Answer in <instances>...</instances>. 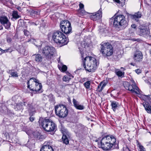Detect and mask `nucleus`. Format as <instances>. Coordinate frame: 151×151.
<instances>
[{
    "instance_id": "nucleus-1",
    "label": "nucleus",
    "mask_w": 151,
    "mask_h": 151,
    "mask_svg": "<svg viewBox=\"0 0 151 151\" xmlns=\"http://www.w3.org/2000/svg\"><path fill=\"white\" fill-rule=\"evenodd\" d=\"M99 147L101 148L104 150H110L113 146L114 147L118 148V144L116 142L115 138L112 135H107L103 137L100 143L98 142Z\"/></svg>"
},
{
    "instance_id": "nucleus-2",
    "label": "nucleus",
    "mask_w": 151,
    "mask_h": 151,
    "mask_svg": "<svg viewBox=\"0 0 151 151\" xmlns=\"http://www.w3.org/2000/svg\"><path fill=\"white\" fill-rule=\"evenodd\" d=\"M81 57L82 58L83 66L87 71L90 72L95 71L99 64V62L95 58L89 56H87L83 60V55L80 50Z\"/></svg>"
},
{
    "instance_id": "nucleus-3",
    "label": "nucleus",
    "mask_w": 151,
    "mask_h": 151,
    "mask_svg": "<svg viewBox=\"0 0 151 151\" xmlns=\"http://www.w3.org/2000/svg\"><path fill=\"white\" fill-rule=\"evenodd\" d=\"M52 36L54 42L61 46L67 44L69 42L68 39L60 31L54 32L52 34Z\"/></svg>"
},
{
    "instance_id": "nucleus-4",
    "label": "nucleus",
    "mask_w": 151,
    "mask_h": 151,
    "mask_svg": "<svg viewBox=\"0 0 151 151\" xmlns=\"http://www.w3.org/2000/svg\"><path fill=\"white\" fill-rule=\"evenodd\" d=\"M129 21V20L126 19L124 15H118L114 18L113 25L116 27L121 26L125 28L128 26Z\"/></svg>"
},
{
    "instance_id": "nucleus-5",
    "label": "nucleus",
    "mask_w": 151,
    "mask_h": 151,
    "mask_svg": "<svg viewBox=\"0 0 151 151\" xmlns=\"http://www.w3.org/2000/svg\"><path fill=\"white\" fill-rule=\"evenodd\" d=\"M100 52L103 56L106 57L111 56L113 53V49L111 45L109 42L102 43L101 44Z\"/></svg>"
},
{
    "instance_id": "nucleus-6",
    "label": "nucleus",
    "mask_w": 151,
    "mask_h": 151,
    "mask_svg": "<svg viewBox=\"0 0 151 151\" xmlns=\"http://www.w3.org/2000/svg\"><path fill=\"white\" fill-rule=\"evenodd\" d=\"M40 124L43 129L47 132H53L57 128V126L55 123L49 119H43Z\"/></svg>"
},
{
    "instance_id": "nucleus-7",
    "label": "nucleus",
    "mask_w": 151,
    "mask_h": 151,
    "mask_svg": "<svg viewBox=\"0 0 151 151\" xmlns=\"http://www.w3.org/2000/svg\"><path fill=\"white\" fill-rule=\"evenodd\" d=\"M56 114L60 118L66 117L68 115V110L66 106L63 104H59L55 106Z\"/></svg>"
},
{
    "instance_id": "nucleus-8",
    "label": "nucleus",
    "mask_w": 151,
    "mask_h": 151,
    "mask_svg": "<svg viewBox=\"0 0 151 151\" xmlns=\"http://www.w3.org/2000/svg\"><path fill=\"white\" fill-rule=\"evenodd\" d=\"M44 56L47 59H50L55 52V48L52 47L45 46L41 50Z\"/></svg>"
},
{
    "instance_id": "nucleus-9",
    "label": "nucleus",
    "mask_w": 151,
    "mask_h": 151,
    "mask_svg": "<svg viewBox=\"0 0 151 151\" xmlns=\"http://www.w3.org/2000/svg\"><path fill=\"white\" fill-rule=\"evenodd\" d=\"M123 85L126 89L131 91L132 93H135L138 94L141 93V91L134 83L132 85H131L128 82L125 81L124 82Z\"/></svg>"
},
{
    "instance_id": "nucleus-10",
    "label": "nucleus",
    "mask_w": 151,
    "mask_h": 151,
    "mask_svg": "<svg viewBox=\"0 0 151 151\" xmlns=\"http://www.w3.org/2000/svg\"><path fill=\"white\" fill-rule=\"evenodd\" d=\"M138 34L147 39H150L151 37L149 29L145 27H140L139 28Z\"/></svg>"
},
{
    "instance_id": "nucleus-11",
    "label": "nucleus",
    "mask_w": 151,
    "mask_h": 151,
    "mask_svg": "<svg viewBox=\"0 0 151 151\" xmlns=\"http://www.w3.org/2000/svg\"><path fill=\"white\" fill-rule=\"evenodd\" d=\"M0 22L6 29H8L10 27L11 24L7 17L5 16H0Z\"/></svg>"
},
{
    "instance_id": "nucleus-12",
    "label": "nucleus",
    "mask_w": 151,
    "mask_h": 151,
    "mask_svg": "<svg viewBox=\"0 0 151 151\" xmlns=\"http://www.w3.org/2000/svg\"><path fill=\"white\" fill-rule=\"evenodd\" d=\"M102 14L101 9L100 8L96 13H93L92 15H91V19L93 21L99 20L101 18Z\"/></svg>"
},
{
    "instance_id": "nucleus-13",
    "label": "nucleus",
    "mask_w": 151,
    "mask_h": 151,
    "mask_svg": "<svg viewBox=\"0 0 151 151\" xmlns=\"http://www.w3.org/2000/svg\"><path fill=\"white\" fill-rule=\"evenodd\" d=\"M133 58L136 62H140L142 61L143 58L142 53L140 51H137L134 53Z\"/></svg>"
},
{
    "instance_id": "nucleus-14",
    "label": "nucleus",
    "mask_w": 151,
    "mask_h": 151,
    "mask_svg": "<svg viewBox=\"0 0 151 151\" xmlns=\"http://www.w3.org/2000/svg\"><path fill=\"white\" fill-rule=\"evenodd\" d=\"M37 81H39L37 80L35 78H30L27 82V88H29L30 90L32 91V89L31 88V86H32L34 88L35 87V85L36 83V82L37 83Z\"/></svg>"
},
{
    "instance_id": "nucleus-15",
    "label": "nucleus",
    "mask_w": 151,
    "mask_h": 151,
    "mask_svg": "<svg viewBox=\"0 0 151 151\" xmlns=\"http://www.w3.org/2000/svg\"><path fill=\"white\" fill-rule=\"evenodd\" d=\"M23 105L25 106L28 109L29 111H33L35 110V109L32 105V103L28 100H24L23 101Z\"/></svg>"
},
{
    "instance_id": "nucleus-16",
    "label": "nucleus",
    "mask_w": 151,
    "mask_h": 151,
    "mask_svg": "<svg viewBox=\"0 0 151 151\" xmlns=\"http://www.w3.org/2000/svg\"><path fill=\"white\" fill-rule=\"evenodd\" d=\"M35 87L34 88L32 86H31V88L32 89V91H33L39 92L41 93L42 92V85L41 83H39V81L36 83L35 86Z\"/></svg>"
},
{
    "instance_id": "nucleus-17",
    "label": "nucleus",
    "mask_w": 151,
    "mask_h": 151,
    "mask_svg": "<svg viewBox=\"0 0 151 151\" xmlns=\"http://www.w3.org/2000/svg\"><path fill=\"white\" fill-rule=\"evenodd\" d=\"M60 28H65V29L66 27L68 29L71 27L70 22L67 20L62 21L60 24Z\"/></svg>"
},
{
    "instance_id": "nucleus-18",
    "label": "nucleus",
    "mask_w": 151,
    "mask_h": 151,
    "mask_svg": "<svg viewBox=\"0 0 151 151\" xmlns=\"http://www.w3.org/2000/svg\"><path fill=\"white\" fill-rule=\"evenodd\" d=\"M60 28H65V29L66 27L68 29L71 27L70 22L67 20L62 21L60 24Z\"/></svg>"
},
{
    "instance_id": "nucleus-19",
    "label": "nucleus",
    "mask_w": 151,
    "mask_h": 151,
    "mask_svg": "<svg viewBox=\"0 0 151 151\" xmlns=\"http://www.w3.org/2000/svg\"><path fill=\"white\" fill-rule=\"evenodd\" d=\"M60 28H65V29L66 27L68 29L71 27L70 22L67 20L62 21L60 24Z\"/></svg>"
},
{
    "instance_id": "nucleus-20",
    "label": "nucleus",
    "mask_w": 151,
    "mask_h": 151,
    "mask_svg": "<svg viewBox=\"0 0 151 151\" xmlns=\"http://www.w3.org/2000/svg\"><path fill=\"white\" fill-rule=\"evenodd\" d=\"M73 102L74 106L76 109L82 110L85 108V107L83 105H80L79 103L75 99H73Z\"/></svg>"
},
{
    "instance_id": "nucleus-21",
    "label": "nucleus",
    "mask_w": 151,
    "mask_h": 151,
    "mask_svg": "<svg viewBox=\"0 0 151 151\" xmlns=\"http://www.w3.org/2000/svg\"><path fill=\"white\" fill-rule=\"evenodd\" d=\"M73 102L74 106L76 109L82 110L85 108V107L83 105H80L79 103L75 99H73Z\"/></svg>"
},
{
    "instance_id": "nucleus-22",
    "label": "nucleus",
    "mask_w": 151,
    "mask_h": 151,
    "mask_svg": "<svg viewBox=\"0 0 151 151\" xmlns=\"http://www.w3.org/2000/svg\"><path fill=\"white\" fill-rule=\"evenodd\" d=\"M110 102L111 109L114 112H115L120 106L118 102L115 101H111Z\"/></svg>"
},
{
    "instance_id": "nucleus-23",
    "label": "nucleus",
    "mask_w": 151,
    "mask_h": 151,
    "mask_svg": "<svg viewBox=\"0 0 151 151\" xmlns=\"http://www.w3.org/2000/svg\"><path fill=\"white\" fill-rule=\"evenodd\" d=\"M32 57L35 59V60L38 63H42L43 60L42 56L40 54H35L32 55Z\"/></svg>"
},
{
    "instance_id": "nucleus-24",
    "label": "nucleus",
    "mask_w": 151,
    "mask_h": 151,
    "mask_svg": "<svg viewBox=\"0 0 151 151\" xmlns=\"http://www.w3.org/2000/svg\"><path fill=\"white\" fill-rule=\"evenodd\" d=\"M79 9L78 10L79 14L81 16H83L86 14V12L84 9V5L80 3L79 5Z\"/></svg>"
},
{
    "instance_id": "nucleus-25",
    "label": "nucleus",
    "mask_w": 151,
    "mask_h": 151,
    "mask_svg": "<svg viewBox=\"0 0 151 151\" xmlns=\"http://www.w3.org/2000/svg\"><path fill=\"white\" fill-rule=\"evenodd\" d=\"M68 132H67L65 134V133H63V134L62 137V140L63 143L66 145H68L69 143V141L68 139L69 137Z\"/></svg>"
},
{
    "instance_id": "nucleus-26",
    "label": "nucleus",
    "mask_w": 151,
    "mask_h": 151,
    "mask_svg": "<svg viewBox=\"0 0 151 151\" xmlns=\"http://www.w3.org/2000/svg\"><path fill=\"white\" fill-rule=\"evenodd\" d=\"M129 15L131 16L132 19H134L136 21H138L139 19L142 16L141 13L139 12L135 13L134 15Z\"/></svg>"
},
{
    "instance_id": "nucleus-27",
    "label": "nucleus",
    "mask_w": 151,
    "mask_h": 151,
    "mask_svg": "<svg viewBox=\"0 0 151 151\" xmlns=\"http://www.w3.org/2000/svg\"><path fill=\"white\" fill-rule=\"evenodd\" d=\"M143 104L147 112L151 114V105L147 102L143 103Z\"/></svg>"
},
{
    "instance_id": "nucleus-28",
    "label": "nucleus",
    "mask_w": 151,
    "mask_h": 151,
    "mask_svg": "<svg viewBox=\"0 0 151 151\" xmlns=\"http://www.w3.org/2000/svg\"><path fill=\"white\" fill-rule=\"evenodd\" d=\"M14 108L16 111L23 110L24 109L23 106V103L20 102L16 104L14 106Z\"/></svg>"
},
{
    "instance_id": "nucleus-29",
    "label": "nucleus",
    "mask_w": 151,
    "mask_h": 151,
    "mask_svg": "<svg viewBox=\"0 0 151 151\" xmlns=\"http://www.w3.org/2000/svg\"><path fill=\"white\" fill-rule=\"evenodd\" d=\"M61 29L62 32H64L66 34L70 33L72 31L71 27L69 28V29L66 27L65 29V28H61Z\"/></svg>"
},
{
    "instance_id": "nucleus-30",
    "label": "nucleus",
    "mask_w": 151,
    "mask_h": 151,
    "mask_svg": "<svg viewBox=\"0 0 151 151\" xmlns=\"http://www.w3.org/2000/svg\"><path fill=\"white\" fill-rule=\"evenodd\" d=\"M33 135L35 138L38 139L42 138V135H41L40 133L38 132H35L33 133Z\"/></svg>"
},
{
    "instance_id": "nucleus-31",
    "label": "nucleus",
    "mask_w": 151,
    "mask_h": 151,
    "mask_svg": "<svg viewBox=\"0 0 151 151\" xmlns=\"http://www.w3.org/2000/svg\"><path fill=\"white\" fill-rule=\"evenodd\" d=\"M9 73L10 74L12 77H17L18 76V75L17 72H14V70H9Z\"/></svg>"
},
{
    "instance_id": "nucleus-32",
    "label": "nucleus",
    "mask_w": 151,
    "mask_h": 151,
    "mask_svg": "<svg viewBox=\"0 0 151 151\" xmlns=\"http://www.w3.org/2000/svg\"><path fill=\"white\" fill-rule=\"evenodd\" d=\"M51 143L49 141H46L44 144V145L41 148H43L44 147H47L48 149H53L52 146L50 145Z\"/></svg>"
},
{
    "instance_id": "nucleus-33",
    "label": "nucleus",
    "mask_w": 151,
    "mask_h": 151,
    "mask_svg": "<svg viewBox=\"0 0 151 151\" xmlns=\"http://www.w3.org/2000/svg\"><path fill=\"white\" fill-rule=\"evenodd\" d=\"M116 74L119 77H123L124 76V72H123L119 70H116L115 71Z\"/></svg>"
},
{
    "instance_id": "nucleus-34",
    "label": "nucleus",
    "mask_w": 151,
    "mask_h": 151,
    "mask_svg": "<svg viewBox=\"0 0 151 151\" xmlns=\"http://www.w3.org/2000/svg\"><path fill=\"white\" fill-rule=\"evenodd\" d=\"M82 127L80 125H77L75 128V132L76 133L80 132L81 131Z\"/></svg>"
},
{
    "instance_id": "nucleus-35",
    "label": "nucleus",
    "mask_w": 151,
    "mask_h": 151,
    "mask_svg": "<svg viewBox=\"0 0 151 151\" xmlns=\"http://www.w3.org/2000/svg\"><path fill=\"white\" fill-rule=\"evenodd\" d=\"M137 146L139 149V151H146L145 148L139 142H137Z\"/></svg>"
},
{
    "instance_id": "nucleus-36",
    "label": "nucleus",
    "mask_w": 151,
    "mask_h": 151,
    "mask_svg": "<svg viewBox=\"0 0 151 151\" xmlns=\"http://www.w3.org/2000/svg\"><path fill=\"white\" fill-rule=\"evenodd\" d=\"M12 17L15 19H17L19 18V16L18 14L17 11H14L12 14Z\"/></svg>"
},
{
    "instance_id": "nucleus-37",
    "label": "nucleus",
    "mask_w": 151,
    "mask_h": 151,
    "mask_svg": "<svg viewBox=\"0 0 151 151\" xmlns=\"http://www.w3.org/2000/svg\"><path fill=\"white\" fill-rule=\"evenodd\" d=\"M90 84L91 81H88L84 83L83 85L86 89H89L90 88Z\"/></svg>"
},
{
    "instance_id": "nucleus-38",
    "label": "nucleus",
    "mask_w": 151,
    "mask_h": 151,
    "mask_svg": "<svg viewBox=\"0 0 151 151\" xmlns=\"http://www.w3.org/2000/svg\"><path fill=\"white\" fill-rule=\"evenodd\" d=\"M40 151H54L53 149H48L47 147H44L43 148H41Z\"/></svg>"
},
{
    "instance_id": "nucleus-39",
    "label": "nucleus",
    "mask_w": 151,
    "mask_h": 151,
    "mask_svg": "<svg viewBox=\"0 0 151 151\" xmlns=\"http://www.w3.org/2000/svg\"><path fill=\"white\" fill-rule=\"evenodd\" d=\"M59 70H61L62 71L64 72L67 70V67L65 65H63L62 67H59Z\"/></svg>"
},
{
    "instance_id": "nucleus-40",
    "label": "nucleus",
    "mask_w": 151,
    "mask_h": 151,
    "mask_svg": "<svg viewBox=\"0 0 151 151\" xmlns=\"http://www.w3.org/2000/svg\"><path fill=\"white\" fill-rule=\"evenodd\" d=\"M70 77L71 76L70 75L69 76H65L63 77V80L65 81H68L71 79Z\"/></svg>"
},
{
    "instance_id": "nucleus-41",
    "label": "nucleus",
    "mask_w": 151,
    "mask_h": 151,
    "mask_svg": "<svg viewBox=\"0 0 151 151\" xmlns=\"http://www.w3.org/2000/svg\"><path fill=\"white\" fill-rule=\"evenodd\" d=\"M12 51V50L11 49V48H9L8 49L5 50H3L1 51V53H6L7 52H11Z\"/></svg>"
},
{
    "instance_id": "nucleus-42",
    "label": "nucleus",
    "mask_w": 151,
    "mask_h": 151,
    "mask_svg": "<svg viewBox=\"0 0 151 151\" xmlns=\"http://www.w3.org/2000/svg\"><path fill=\"white\" fill-rule=\"evenodd\" d=\"M101 83H100L97 88V91L99 92L101 91L103 89L102 87H101Z\"/></svg>"
},
{
    "instance_id": "nucleus-43",
    "label": "nucleus",
    "mask_w": 151,
    "mask_h": 151,
    "mask_svg": "<svg viewBox=\"0 0 151 151\" xmlns=\"http://www.w3.org/2000/svg\"><path fill=\"white\" fill-rule=\"evenodd\" d=\"M23 32H24V35L26 36H28L29 34V32L26 29H24L23 30Z\"/></svg>"
},
{
    "instance_id": "nucleus-44",
    "label": "nucleus",
    "mask_w": 151,
    "mask_h": 151,
    "mask_svg": "<svg viewBox=\"0 0 151 151\" xmlns=\"http://www.w3.org/2000/svg\"><path fill=\"white\" fill-rule=\"evenodd\" d=\"M100 83H101V87H102L104 88V87H105L106 84V83H105L104 81H102Z\"/></svg>"
},
{
    "instance_id": "nucleus-45",
    "label": "nucleus",
    "mask_w": 151,
    "mask_h": 151,
    "mask_svg": "<svg viewBox=\"0 0 151 151\" xmlns=\"http://www.w3.org/2000/svg\"><path fill=\"white\" fill-rule=\"evenodd\" d=\"M6 41L8 43H10L12 41V39L9 37H7L6 38Z\"/></svg>"
},
{
    "instance_id": "nucleus-46",
    "label": "nucleus",
    "mask_w": 151,
    "mask_h": 151,
    "mask_svg": "<svg viewBox=\"0 0 151 151\" xmlns=\"http://www.w3.org/2000/svg\"><path fill=\"white\" fill-rule=\"evenodd\" d=\"M135 71L137 74H139L140 73H141V70L139 69H137L135 70Z\"/></svg>"
},
{
    "instance_id": "nucleus-47",
    "label": "nucleus",
    "mask_w": 151,
    "mask_h": 151,
    "mask_svg": "<svg viewBox=\"0 0 151 151\" xmlns=\"http://www.w3.org/2000/svg\"><path fill=\"white\" fill-rule=\"evenodd\" d=\"M35 14L39 15L40 14V12L38 11H34L33 12Z\"/></svg>"
},
{
    "instance_id": "nucleus-48",
    "label": "nucleus",
    "mask_w": 151,
    "mask_h": 151,
    "mask_svg": "<svg viewBox=\"0 0 151 151\" xmlns=\"http://www.w3.org/2000/svg\"><path fill=\"white\" fill-rule=\"evenodd\" d=\"M29 120L31 122H33L35 119V118L33 116H31L29 118Z\"/></svg>"
},
{
    "instance_id": "nucleus-49",
    "label": "nucleus",
    "mask_w": 151,
    "mask_h": 151,
    "mask_svg": "<svg viewBox=\"0 0 151 151\" xmlns=\"http://www.w3.org/2000/svg\"><path fill=\"white\" fill-rule=\"evenodd\" d=\"M29 24L31 25L36 26L37 25L36 24L33 22H29Z\"/></svg>"
},
{
    "instance_id": "nucleus-50",
    "label": "nucleus",
    "mask_w": 151,
    "mask_h": 151,
    "mask_svg": "<svg viewBox=\"0 0 151 151\" xmlns=\"http://www.w3.org/2000/svg\"><path fill=\"white\" fill-rule=\"evenodd\" d=\"M131 27L133 28H135L136 27V25L135 24H133L132 25Z\"/></svg>"
},
{
    "instance_id": "nucleus-51",
    "label": "nucleus",
    "mask_w": 151,
    "mask_h": 151,
    "mask_svg": "<svg viewBox=\"0 0 151 151\" xmlns=\"http://www.w3.org/2000/svg\"><path fill=\"white\" fill-rule=\"evenodd\" d=\"M133 40L134 41H137L138 42H139L140 41V40L139 39H134Z\"/></svg>"
},
{
    "instance_id": "nucleus-52",
    "label": "nucleus",
    "mask_w": 151,
    "mask_h": 151,
    "mask_svg": "<svg viewBox=\"0 0 151 151\" xmlns=\"http://www.w3.org/2000/svg\"><path fill=\"white\" fill-rule=\"evenodd\" d=\"M114 1L118 3H120V1L119 0H114Z\"/></svg>"
},
{
    "instance_id": "nucleus-53",
    "label": "nucleus",
    "mask_w": 151,
    "mask_h": 151,
    "mask_svg": "<svg viewBox=\"0 0 151 151\" xmlns=\"http://www.w3.org/2000/svg\"><path fill=\"white\" fill-rule=\"evenodd\" d=\"M17 9H18L19 11H20L21 10V9L20 7H17Z\"/></svg>"
},
{
    "instance_id": "nucleus-54",
    "label": "nucleus",
    "mask_w": 151,
    "mask_h": 151,
    "mask_svg": "<svg viewBox=\"0 0 151 151\" xmlns=\"http://www.w3.org/2000/svg\"><path fill=\"white\" fill-rule=\"evenodd\" d=\"M147 98L150 101V100H151V98L149 96H147Z\"/></svg>"
},
{
    "instance_id": "nucleus-55",
    "label": "nucleus",
    "mask_w": 151,
    "mask_h": 151,
    "mask_svg": "<svg viewBox=\"0 0 151 151\" xmlns=\"http://www.w3.org/2000/svg\"><path fill=\"white\" fill-rule=\"evenodd\" d=\"M2 106V104L0 103V112L1 111V106Z\"/></svg>"
},
{
    "instance_id": "nucleus-56",
    "label": "nucleus",
    "mask_w": 151,
    "mask_h": 151,
    "mask_svg": "<svg viewBox=\"0 0 151 151\" xmlns=\"http://www.w3.org/2000/svg\"><path fill=\"white\" fill-rule=\"evenodd\" d=\"M18 97V96H14V97H13V98H12L13 99V100H14V98H16V97Z\"/></svg>"
},
{
    "instance_id": "nucleus-57",
    "label": "nucleus",
    "mask_w": 151,
    "mask_h": 151,
    "mask_svg": "<svg viewBox=\"0 0 151 151\" xmlns=\"http://www.w3.org/2000/svg\"><path fill=\"white\" fill-rule=\"evenodd\" d=\"M150 55H151V49L150 50Z\"/></svg>"
},
{
    "instance_id": "nucleus-58",
    "label": "nucleus",
    "mask_w": 151,
    "mask_h": 151,
    "mask_svg": "<svg viewBox=\"0 0 151 151\" xmlns=\"http://www.w3.org/2000/svg\"><path fill=\"white\" fill-rule=\"evenodd\" d=\"M2 28V27L0 26V30Z\"/></svg>"
},
{
    "instance_id": "nucleus-59",
    "label": "nucleus",
    "mask_w": 151,
    "mask_h": 151,
    "mask_svg": "<svg viewBox=\"0 0 151 151\" xmlns=\"http://www.w3.org/2000/svg\"><path fill=\"white\" fill-rule=\"evenodd\" d=\"M2 50H3L2 49H1V48H0V51H1H1H2Z\"/></svg>"
},
{
    "instance_id": "nucleus-60",
    "label": "nucleus",
    "mask_w": 151,
    "mask_h": 151,
    "mask_svg": "<svg viewBox=\"0 0 151 151\" xmlns=\"http://www.w3.org/2000/svg\"><path fill=\"white\" fill-rule=\"evenodd\" d=\"M131 65H134L133 64V63H131Z\"/></svg>"
},
{
    "instance_id": "nucleus-61",
    "label": "nucleus",
    "mask_w": 151,
    "mask_h": 151,
    "mask_svg": "<svg viewBox=\"0 0 151 151\" xmlns=\"http://www.w3.org/2000/svg\"><path fill=\"white\" fill-rule=\"evenodd\" d=\"M71 76H72V77H73L72 75H71Z\"/></svg>"
}]
</instances>
